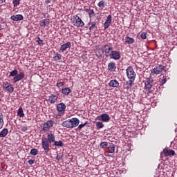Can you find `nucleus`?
I'll use <instances>...</instances> for the list:
<instances>
[{"label": "nucleus", "mask_w": 177, "mask_h": 177, "mask_svg": "<svg viewBox=\"0 0 177 177\" xmlns=\"http://www.w3.org/2000/svg\"><path fill=\"white\" fill-rule=\"evenodd\" d=\"M55 134L50 133L47 135V138L43 137L41 138V146L45 153H49V145L50 143H55Z\"/></svg>", "instance_id": "nucleus-1"}, {"label": "nucleus", "mask_w": 177, "mask_h": 177, "mask_svg": "<svg viewBox=\"0 0 177 177\" xmlns=\"http://www.w3.org/2000/svg\"><path fill=\"white\" fill-rule=\"evenodd\" d=\"M113 50L114 48H113V46H110L109 44H105L102 46V48H100L98 49V52L100 53L98 56L99 57H102L103 55H104L106 57H110Z\"/></svg>", "instance_id": "nucleus-2"}, {"label": "nucleus", "mask_w": 177, "mask_h": 177, "mask_svg": "<svg viewBox=\"0 0 177 177\" xmlns=\"http://www.w3.org/2000/svg\"><path fill=\"white\" fill-rule=\"evenodd\" d=\"M62 127L65 128H75L80 125V120L77 118L68 119L62 123Z\"/></svg>", "instance_id": "nucleus-3"}, {"label": "nucleus", "mask_w": 177, "mask_h": 177, "mask_svg": "<svg viewBox=\"0 0 177 177\" xmlns=\"http://www.w3.org/2000/svg\"><path fill=\"white\" fill-rule=\"evenodd\" d=\"M126 74L129 80V82H135V80H136V72H135L132 66L127 67L126 69Z\"/></svg>", "instance_id": "nucleus-4"}, {"label": "nucleus", "mask_w": 177, "mask_h": 177, "mask_svg": "<svg viewBox=\"0 0 177 177\" xmlns=\"http://www.w3.org/2000/svg\"><path fill=\"white\" fill-rule=\"evenodd\" d=\"M154 85V80L152 79L151 76L148 78H146L145 80V89L149 91V93H153L152 91H150Z\"/></svg>", "instance_id": "nucleus-5"}, {"label": "nucleus", "mask_w": 177, "mask_h": 177, "mask_svg": "<svg viewBox=\"0 0 177 177\" xmlns=\"http://www.w3.org/2000/svg\"><path fill=\"white\" fill-rule=\"evenodd\" d=\"M55 122L53 120H47L46 122L41 124L40 128L42 132H48L50 128L53 127Z\"/></svg>", "instance_id": "nucleus-6"}, {"label": "nucleus", "mask_w": 177, "mask_h": 177, "mask_svg": "<svg viewBox=\"0 0 177 177\" xmlns=\"http://www.w3.org/2000/svg\"><path fill=\"white\" fill-rule=\"evenodd\" d=\"M71 21L73 24V26H75L76 27H84L85 26V24H84V21H82V19L80 18V16L75 15L71 19Z\"/></svg>", "instance_id": "nucleus-7"}, {"label": "nucleus", "mask_w": 177, "mask_h": 177, "mask_svg": "<svg viewBox=\"0 0 177 177\" xmlns=\"http://www.w3.org/2000/svg\"><path fill=\"white\" fill-rule=\"evenodd\" d=\"M2 88L3 89H5L7 91V92H9V93H13L15 92V88L12 85V84L8 82H4L2 84Z\"/></svg>", "instance_id": "nucleus-8"}, {"label": "nucleus", "mask_w": 177, "mask_h": 177, "mask_svg": "<svg viewBox=\"0 0 177 177\" xmlns=\"http://www.w3.org/2000/svg\"><path fill=\"white\" fill-rule=\"evenodd\" d=\"M165 68V66L158 65L153 69L152 73L157 75L158 74H161V73H162L163 71H167Z\"/></svg>", "instance_id": "nucleus-9"}, {"label": "nucleus", "mask_w": 177, "mask_h": 177, "mask_svg": "<svg viewBox=\"0 0 177 177\" xmlns=\"http://www.w3.org/2000/svg\"><path fill=\"white\" fill-rule=\"evenodd\" d=\"M115 70H117V65L115 64V62H110L107 66L108 73H115Z\"/></svg>", "instance_id": "nucleus-10"}, {"label": "nucleus", "mask_w": 177, "mask_h": 177, "mask_svg": "<svg viewBox=\"0 0 177 177\" xmlns=\"http://www.w3.org/2000/svg\"><path fill=\"white\" fill-rule=\"evenodd\" d=\"M109 59H113V60H120L121 59V53L120 51L113 50L109 56Z\"/></svg>", "instance_id": "nucleus-11"}, {"label": "nucleus", "mask_w": 177, "mask_h": 177, "mask_svg": "<svg viewBox=\"0 0 177 177\" xmlns=\"http://www.w3.org/2000/svg\"><path fill=\"white\" fill-rule=\"evenodd\" d=\"M111 21H112V16L111 15H109L107 16V18L104 24V30H107L109 27H110V25L111 24Z\"/></svg>", "instance_id": "nucleus-12"}, {"label": "nucleus", "mask_w": 177, "mask_h": 177, "mask_svg": "<svg viewBox=\"0 0 177 177\" xmlns=\"http://www.w3.org/2000/svg\"><path fill=\"white\" fill-rule=\"evenodd\" d=\"M57 99H59V94H52L48 97V100L51 104H53V103H56V102H57Z\"/></svg>", "instance_id": "nucleus-13"}, {"label": "nucleus", "mask_w": 177, "mask_h": 177, "mask_svg": "<svg viewBox=\"0 0 177 177\" xmlns=\"http://www.w3.org/2000/svg\"><path fill=\"white\" fill-rule=\"evenodd\" d=\"M163 154L165 157H169V156H175V151L171 149H163Z\"/></svg>", "instance_id": "nucleus-14"}, {"label": "nucleus", "mask_w": 177, "mask_h": 177, "mask_svg": "<svg viewBox=\"0 0 177 177\" xmlns=\"http://www.w3.org/2000/svg\"><path fill=\"white\" fill-rule=\"evenodd\" d=\"M98 120L104 122H109L110 121V116L107 113H104L98 117Z\"/></svg>", "instance_id": "nucleus-15"}, {"label": "nucleus", "mask_w": 177, "mask_h": 177, "mask_svg": "<svg viewBox=\"0 0 177 177\" xmlns=\"http://www.w3.org/2000/svg\"><path fill=\"white\" fill-rule=\"evenodd\" d=\"M25 77L24 73L20 72L19 74L17 73V76L14 77L13 81L15 83L19 82V81H21Z\"/></svg>", "instance_id": "nucleus-16"}, {"label": "nucleus", "mask_w": 177, "mask_h": 177, "mask_svg": "<svg viewBox=\"0 0 177 177\" xmlns=\"http://www.w3.org/2000/svg\"><path fill=\"white\" fill-rule=\"evenodd\" d=\"M10 19L11 20H13V21H21V20L24 19V17H23L22 15H12Z\"/></svg>", "instance_id": "nucleus-17"}, {"label": "nucleus", "mask_w": 177, "mask_h": 177, "mask_svg": "<svg viewBox=\"0 0 177 177\" xmlns=\"http://www.w3.org/2000/svg\"><path fill=\"white\" fill-rule=\"evenodd\" d=\"M68 48H71V42L70 41L62 44L60 47V50L61 52H64V50H67Z\"/></svg>", "instance_id": "nucleus-18"}, {"label": "nucleus", "mask_w": 177, "mask_h": 177, "mask_svg": "<svg viewBox=\"0 0 177 177\" xmlns=\"http://www.w3.org/2000/svg\"><path fill=\"white\" fill-rule=\"evenodd\" d=\"M109 85L111 88H118V86H120V83L117 80H112L109 82Z\"/></svg>", "instance_id": "nucleus-19"}, {"label": "nucleus", "mask_w": 177, "mask_h": 177, "mask_svg": "<svg viewBox=\"0 0 177 177\" xmlns=\"http://www.w3.org/2000/svg\"><path fill=\"white\" fill-rule=\"evenodd\" d=\"M57 110L59 113H62L66 110V104L64 103H59L57 105Z\"/></svg>", "instance_id": "nucleus-20"}, {"label": "nucleus", "mask_w": 177, "mask_h": 177, "mask_svg": "<svg viewBox=\"0 0 177 177\" xmlns=\"http://www.w3.org/2000/svg\"><path fill=\"white\" fill-rule=\"evenodd\" d=\"M125 44H127V45H132V44H135V39L129 37V36H126Z\"/></svg>", "instance_id": "nucleus-21"}, {"label": "nucleus", "mask_w": 177, "mask_h": 177, "mask_svg": "<svg viewBox=\"0 0 177 177\" xmlns=\"http://www.w3.org/2000/svg\"><path fill=\"white\" fill-rule=\"evenodd\" d=\"M132 86H133V82H126V83L123 85L124 89H126L127 91H129Z\"/></svg>", "instance_id": "nucleus-22"}, {"label": "nucleus", "mask_w": 177, "mask_h": 177, "mask_svg": "<svg viewBox=\"0 0 177 177\" xmlns=\"http://www.w3.org/2000/svg\"><path fill=\"white\" fill-rule=\"evenodd\" d=\"M62 93H63V95H65L66 96H68V95H70V93H71V89L68 87L63 88L62 89Z\"/></svg>", "instance_id": "nucleus-23"}, {"label": "nucleus", "mask_w": 177, "mask_h": 177, "mask_svg": "<svg viewBox=\"0 0 177 177\" xmlns=\"http://www.w3.org/2000/svg\"><path fill=\"white\" fill-rule=\"evenodd\" d=\"M8 133H9V130H8V129H3L0 132V138H6V136H8Z\"/></svg>", "instance_id": "nucleus-24"}, {"label": "nucleus", "mask_w": 177, "mask_h": 177, "mask_svg": "<svg viewBox=\"0 0 177 177\" xmlns=\"http://www.w3.org/2000/svg\"><path fill=\"white\" fill-rule=\"evenodd\" d=\"M50 21L49 19H45L44 20L40 21V26L41 27H46V24H49Z\"/></svg>", "instance_id": "nucleus-25"}, {"label": "nucleus", "mask_w": 177, "mask_h": 177, "mask_svg": "<svg viewBox=\"0 0 177 177\" xmlns=\"http://www.w3.org/2000/svg\"><path fill=\"white\" fill-rule=\"evenodd\" d=\"M106 2L104 1V0H101L97 3V6L101 9V10H103V9H104V8H106Z\"/></svg>", "instance_id": "nucleus-26"}, {"label": "nucleus", "mask_w": 177, "mask_h": 177, "mask_svg": "<svg viewBox=\"0 0 177 177\" xmlns=\"http://www.w3.org/2000/svg\"><path fill=\"white\" fill-rule=\"evenodd\" d=\"M17 115L18 117H20V118H23V117H24V111L21 106H20L17 111Z\"/></svg>", "instance_id": "nucleus-27"}, {"label": "nucleus", "mask_w": 177, "mask_h": 177, "mask_svg": "<svg viewBox=\"0 0 177 177\" xmlns=\"http://www.w3.org/2000/svg\"><path fill=\"white\" fill-rule=\"evenodd\" d=\"M53 59L55 62L62 60V55L60 54H59L58 53H56L53 55Z\"/></svg>", "instance_id": "nucleus-28"}, {"label": "nucleus", "mask_w": 177, "mask_h": 177, "mask_svg": "<svg viewBox=\"0 0 177 177\" xmlns=\"http://www.w3.org/2000/svg\"><path fill=\"white\" fill-rule=\"evenodd\" d=\"M108 150H109V153H114V151H115V146H114V145H111L108 147Z\"/></svg>", "instance_id": "nucleus-29"}, {"label": "nucleus", "mask_w": 177, "mask_h": 177, "mask_svg": "<svg viewBox=\"0 0 177 177\" xmlns=\"http://www.w3.org/2000/svg\"><path fill=\"white\" fill-rule=\"evenodd\" d=\"M3 124H5V122H3V115L2 113H0V129H2V128H3Z\"/></svg>", "instance_id": "nucleus-30"}, {"label": "nucleus", "mask_w": 177, "mask_h": 177, "mask_svg": "<svg viewBox=\"0 0 177 177\" xmlns=\"http://www.w3.org/2000/svg\"><path fill=\"white\" fill-rule=\"evenodd\" d=\"M19 74V71H17V69H15L12 71H11L10 73V77H16L17 75Z\"/></svg>", "instance_id": "nucleus-31"}, {"label": "nucleus", "mask_w": 177, "mask_h": 177, "mask_svg": "<svg viewBox=\"0 0 177 177\" xmlns=\"http://www.w3.org/2000/svg\"><path fill=\"white\" fill-rule=\"evenodd\" d=\"M54 146H57V147H62V146H64V144L61 140H59V141H55L54 142Z\"/></svg>", "instance_id": "nucleus-32"}, {"label": "nucleus", "mask_w": 177, "mask_h": 177, "mask_svg": "<svg viewBox=\"0 0 177 177\" xmlns=\"http://www.w3.org/2000/svg\"><path fill=\"white\" fill-rule=\"evenodd\" d=\"M20 1L21 0H12V4L14 8H17L20 5Z\"/></svg>", "instance_id": "nucleus-33"}, {"label": "nucleus", "mask_w": 177, "mask_h": 177, "mask_svg": "<svg viewBox=\"0 0 177 177\" xmlns=\"http://www.w3.org/2000/svg\"><path fill=\"white\" fill-rule=\"evenodd\" d=\"M31 156H37L38 154V149L33 148L30 150Z\"/></svg>", "instance_id": "nucleus-34"}, {"label": "nucleus", "mask_w": 177, "mask_h": 177, "mask_svg": "<svg viewBox=\"0 0 177 177\" xmlns=\"http://www.w3.org/2000/svg\"><path fill=\"white\" fill-rule=\"evenodd\" d=\"M95 125L98 129H102V128L104 127V124H103V122H97Z\"/></svg>", "instance_id": "nucleus-35"}, {"label": "nucleus", "mask_w": 177, "mask_h": 177, "mask_svg": "<svg viewBox=\"0 0 177 177\" xmlns=\"http://www.w3.org/2000/svg\"><path fill=\"white\" fill-rule=\"evenodd\" d=\"M107 146H109V142H102L100 144V147L101 149H104V147H107Z\"/></svg>", "instance_id": "nucleus-36"}, {"label": "nucleus", "mask_w": 177, "mask_h": 177, "mask_svg": "<svg viewBox=\"0 0 177 177\" xmlns=\"http://www.w3.org/2000/svg\"><path fill=\"white\" fill-rule=\"evenodd\" d=\"M86 12H88L89 17H92V16H93V15H95V10L93 9L87 10Z\"/></svg>", "instance_id": "nucleus-37"}, {"label": "nucleus", "mask_w": 177, "mask_h": 177, "mask_svg": "<svg viewBox=\"0 0 177 177\" xmlns=\"http://www.w3.org/2000/svg\"><path fill=\"white\" fill-rule=\"evenodd\" d=\"M88 124V122H85L84 123H82L80 124L78 127L77 129H79L80 131H81V129H82V128H84V127H85V125Z\"/></svg>", "instance_id": "nucleus-38"}, {"label": "nucleus", "mask_w": 177, "mask_h": 177, "mask_svg": "<svg viewBox=\"0 0 177 177\" xmlns=\"http://www.w3.org/2000/svg\"><path fill=\"white\" fill-rule=\"evenodd\" d=\"M95 28H97V26H96V23L93 22L91 24V26L89 27V30H95Z\"/></svg>", "instance_id": "nucleus-39"}, {"label": "nucleus", "mask_w": 177, "mask_h": 177, "mask_svg": "<svg viewBox=\"0 0 177 177\" xmlns=\"http://www.w3.org/2000/svg\"><path fill=\"white\" fill-rule=\"evenodd\" d=\"M140 37L142 39H146L147 38V33L143 32L141 33Z\"/></svg>", "instance_id": "nucleus-40"}, {"label": "nucleus", "mask_w": 177, "mask_h": 177, "mask_svg": "<svg viewBox=\"0 0 177 177\" xmlns=\"http://www.w3.org/2000/svg\"><path fill=\"white\" fill-rule=\"evenodd\" d=\"M36 42L38 43V45H44V40L41 39L40 37L37 38V40H36Z\"/></svg>", "instance_id": "nucleus-41"}, {"label": "nucleus", "mask_w": 177, "mask_h": 177, "mask_svg": "<svg viewBox=\"0 0 177 177\" xmlns=\"http://www.w3.org/2000/svg\"><path fill=\"white\" fill-rule=\"evenodd\" d=\"M28 127L27 126H22V127H21V131L22 132H26V131H28Z\"/></svg>", "instance_id": "nucleus-42"}, {"label": "nucleus", "mask_w": 177, "mask_h": 177, "mask_svg": "<svg viewBox=\"0 0 177 177\" xmlns=\"http://www.w3.org/2000/svg\"><path fill=\"white\" fill-rule=\"evenodd\" d=\"M64 85V83H63L62 82L57 83V86L58 88H60V86H63Z\"/></svg>", "instance_id": "nucleus-43"}, {"label": "nucleus", "mask_w": 177, "mask_h": 177, "mask_svg": "<svg viewBox=\"0 0 177 177\" xmlns=\"http://www.w3.org/2000/svg\"><path fill=\"white\" fill-rule=\"evenodd\" d=\"M34 162H35V160L30 159V160H28V164H29L30 165H32V164H34Z\"/></svg>", "instance_id": "nucleus-44"}, {"label": "nucleus", "mask_w": 177, "mask_h": 177, "mask_svg": "<svg viewBox=\"0 0 177 177\" xmlns=\"http://www.w3.org/2000/svg\"><path fill=\"white\" fill-rule=\"evenodd\" d=\"M167 82V79H162L160 81V84L161 85H164V84H165Z\"/></svg>", "instance_id": "nucleus-45"}, {"label": "nucleus", "mask_w": 177, "mask_h": 177, "mask_svg": "<svg viewBox=\"0 0 177 177\" xmlns=\"http://www.w3.org/2000/svg\"><path fill=\"white\" fill-rule=\"evenodd\" d=\"M57 160H58V161H60V160H62V156L57 155Z\"/></svg>", "instance_id": "nucleus-46"}, {"label": "nucleus", "mask_w": 177, "mask_h": 177, "mask_svg": "<svg viewBox=\"0 0 177 177\" xmlns=\"http://www.w3.org/2000/svg\"><path fill=\"white\" fill-rule=\"evenodd\" d=\"M50 2H52V0H46L45 1V3H47V4L50 3Z\"/></svg>", "instance_id": "nucleus-47"}, {"label": "nucleus", "mask_w": 177, "mask_h": 177, "mask_svg": "<svg viewBox=\"0 0 177 177\" xmlns=\"http://www.w3.org/2000/svg\"><path fill=\"white\" fill-rule=\"evenodd\" d=\"M41 17H46V13H42Z\"/></svg>", "instance_id": "nucleus-48"}, {"label": "nucleus", "mask_w": 177, "mask_h": 177, "mask_svg": "<svg viewBox=\"0 0 177 177\" xmlns=\"http://www.w3.org/2000/svg\"><path fill=\"white\" fill-rule=\"evenodd\" d=\"M3 2H6V0H0V3H3Z\"/></svg>", "instance_id": "nucleus-49"}, {"label": "nucleus", "mask_w": 177, "mask_h": 177, "mask_svg": "<svg viewBox=\"0 0 177 177\" xmlns=\"http://www.w3.org/2000/svg\"><path fill=\"white\" fill-rule=\"evenodd\" d=\"M0 30H2V26H0Z\"/></svg>", "instance_id": "nucleus-50"}, {"label": "nucleus", "mask_w": 177, "mask_h": 177, "mask_svg": "<svg viewBox=\"0 0 177 177\" xmlns=\"http://www.w3.org/2000/svg\"><path fill=\"white\" fill-rule=\"evenodd\" d=\"M57 118H59V115H57Z\"/></svg>", "instance_id": "nucleus-51"}]
</instances>
